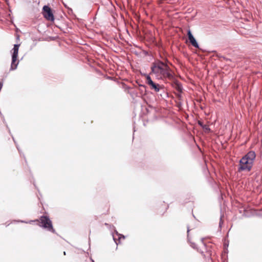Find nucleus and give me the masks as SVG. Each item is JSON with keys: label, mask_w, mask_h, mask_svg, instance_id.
<instances>
[{"label": "nucleus", "mask_w": 262, "mask_h": 262, "mask_svg": "<svg viewBox=\"0 0 262 262\" xmlns=\"http://www.w3.org/2000/svg\"><path fill=\"white\" fill-rule=\"evenodd\" d=\"M151 74H154L158 79L171 76L168 66L161 62L154 64L151 67Z\"/></svg>", "instance_id": "f257e3e1"}, {"label": "nucleus", "mask_w": 262, "mask_h": 262, "mask_svg": "<svg viewBox=\"0 0 262 262\" xmlns=\"http://www.w3.org/2000/svg\"><path fill=\"white\" fill-rule=\"evenodd\" d=\"M255 157L256 155L254 151H249L241 159L238 170L249 171L252 167Z\"/></svg>", "instance_id": "f03ea898"}, {"label": "nucleus", "mask_w": 262, "mask_h": 262, "mask_svg": "<svg viewBox=\"0 0 262 262\" xmlns=\"http://www.w3.org/2000/svg\"><path fill=\"white\" fill-rule=\"evenodd\" d=\"M19 45H14L13 48L11 50L12 62L11 64L10 71H13L17 69L19 63V61L17 60Z\"/></svg>", "instance_id": "7ed1b4c3"}, {"label": "nucleus", "mask_w": 262, "mask_h": 262, "mask_svg": "<svg viewBox=\"0 0 262 262\" xmlns=\"http://www.w3.org/2000/svg\"><path fill=\"white\" fill-rule=\"evenodd\" d=\"M39 222L40 223L39 225L40 227H42L53 233L55 232V231L53 227L52 222L47 216H41L39 220Z\"/></svg>", "instance_id": "20e7f679"}, {"label": "nucleus", "mask_w": 262, "mask_h": 262, "mask_svg": "<svg viewBox=\"0 0 262 262\" xmlns=\"http://www.w3.org/2000/svg\"><path fill=\"white\" fill-rule=\"evenodd\" d=\"M43 15L47 20L54 21V17L53 14L52 12L51 8L48 6H45L43 7Z\"/></svg>", "instance_id": "39448f33"}, {"label": "nucleus", "mask_w": 262, "mask_h": 262, "mask_svg": "<svg viewBox=\"0 0 262 262\" xmlns=\"http://www.w3.org/2000/svg\"><path fill=\"white\" fill-rule=\"evenodd\" d=\"M146 83L150 86V89L154 90L155 92H158L160 91L161 86L154 83L149 75L146 77Z\"/></svg>", "instance_id": "423d86ee"}, {"label": "nucleus", "mask_w": 262, "mask_h": 262, "mask_svg": "<svg viewBox=\"0 0 262 262\" xmlns=\"http://www.w3.org/2000/svg\"><path fill=\"white\" fill-rule=\"evenodd\" d=\"M187 35H188L189 40L190 42V43H191V45L195 48H198L199 45H198L197 41H196L195 39L193 37V35L192 34L191 31L190 30H188Z\"/></svg>", "instance_id": "0eeeda50"}, {"label": "nucleus", "mask_w": 262, "mask_h": 262, "mask_svg": "<svg viewBox=\"0 0 262 262\" xmlns=\"http://www.w3.org/2000/svg\"><path fill=\"white\" fill-rule=\"evenodd\" d=\"M113 239L117 245L120 243V241L121 238L124 239L125 236L121 234L118 233L117 231H115V233L112 234Z\"/></svg>", "instance_id": "6e6552de"}, {"label": "nucleus", "mask_w": 262, "mask_h": 262, "mask_svg": "<svg viewBox=\"0 0 262 262\" xmlns=\"http://www.w3.org/2000/svg\"><path fill=\"white\" fill-rule=\"evenodd\" d=\"M202 128L206 132H209L210 130V128L207 125L205 124Z\"/></svg>", "instance_id": "1a4fd4ad"}, {"label": "nucleus", "mask_w": 262, "mask_h": 262, "mask_svg": "<svg viewBox=\"0 0 262 262\" xmlns=\"http://www.w3.org/2000/svg\"><path fill=\"white\" fill-rule=\"evenodd\" d=\"M39 222V220H31L29 222H25V221H19V222H21V223H29V224H31L33 222Z\"/></svg>", "instance_id": "9d476101"}, {"label": "nucleus", "mask_w": 262, "mask_h": 262, "mask_svg": "<svg viewBox=\"0 0 262 262\" xmlns=\"http://www.w3.org/2000/svg\"><path fill=\"white\" fill-rule=\"evenodd\" d=\"M198 124L202 127L205 124H203V123L200 121H199L198 122Z\"/></svg>", "instance_id": "9b49d317"}, {"label": "nucleus", "mask_w": 262, "mask_h": 262, "mask_svg": "<svg viewBox=\"0 0 262 262\" xmlns=\"http://www.w3.org/2000/svg\"><path fill=\"white\" fill-rule=\"evenodd\" d=\"M191 246L193 248H195V245L194 243H191Z\"/></svg>", "instance_id": "f8f14e48"}, {"label": "nucleus", "mask_w": 262, "mask_h": 262, "mask_svg": "<svg viewBox=\"0 0 262 262\" xmlns=\"http://www.w3.org/2000/svg\"><path fill=\"white\" fill-rule=\"evenodd\" d=\"M3 86V83L0 82V91L1 90Z\"/></svg>", "instance_id": "ddd939ff"}, {"label": "nucleus", "mask_w": 262, "mask_h": 262, "mask_svg": "<svg viewBox=\"0 0 262 262\" xmlns=\"http://www.w3.org/2000/svg\"><path fill=\"white\" fill-rule=\"evenodd\" d=\"M221 224H222V219H221V221H220V226L221 225Z\"/></svg>", "instance_id": "4468645a"}, {"label": "nucleus", "mask_w": 262, "mask_h": 262, "mask_svg": "<svg viewBox=\"0 0 262 262\" xmlns=\"http://www.w3.org/2000/svg\"><path fill=\"white\" fill-rule=\"evenodd\" d=\"M91 259L92 260V262H95L94 260L93 259L91 258Z\"/></svg>", "instance_id": "2eb2a0df"}, {"label": "nucleus", "mask_w": 262, "mask_h": 262, "mask_svg": "<svg viewBox=\"0 0 262 262\" xmlns=\"http://www.w3.org/2000/svg\"><path fill=\"white\" fill-rule=\"evenodd\" d=\"M189 231V229L188 228L187 232H188Z\"/></svg>", "instance_id": "dca6fc26"}, {"label": "nucleus", "mask_w": 262, "mask_h": 262, "mask_svg": "<svg viewBox=\"0 0 262 262\" xmlns=\"http://www.w3.org/2000/svg\"><path fill=\"white\" fill-rule=\"evenodd\" d=\"M201 241H202V242H203V238H202V239H201Z\"/></svg>", "instance_id": "f3484780"}]
</instances>
